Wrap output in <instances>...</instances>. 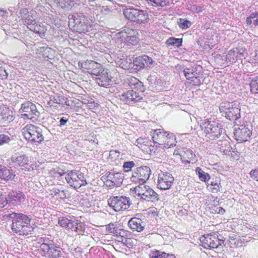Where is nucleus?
<instances>
[{"instance_id": "1", "label": "nucleus", "mask_w": 258, "mask_h": 258, "mask_svg": "<svg viewBox=\"0 0 258 258\" xmlns=\"http://www.w3.org/2000/svg\"><path fill=\"white\" fill-rule=\"evenodd\" d=\"M12 220V230L20 235H27L31 233L33 227L30 225L31 218L22 213L13 212L9 215Z\"/></svg>"}, {"instance_id": "2", "label": "nucleus", "mask_w": 258, "mask_h": 258, "mask_svg": "<svg viewBox=\"0 0 258 258\" xmlns=\"http://www.w3.org/2000/svg\"><path fill=\"white\" fill-rule=\"evenodd\" d=\"M201 126L204 130L207 141L208 139L215 140L219 138L223 131L219 123L214 121L205 120L201 124Z\"/></svg>"}, {"instance_id": "3", "label": "nucleus", "mask_w": 258, "mask_h": 258, "mask_svg": "<svg viewBox=\"0 0 258 258\" xmlns=\"http://www.w3.org/2000/svg\"><path fill=\"white\" fill-rule=\"evenodd\" d=\"M22 134L28 142L40 143L44 140L42 130L31 124H27L22 129Z\"/></svg>"}, {"instance_id": "4", "label": "nucleus", "mask_w": 258, "mask_h": 258, "mask_svg": "<svg viewBox=\"0 0 258 258\" xmlns=\"http://www.w3.org/2000/svg\"><path fill=\"white\" fill-rule=\"evenodd\" d=\"M219 109L223 116L231 121H236L240 117V109L234 102H223Z\"/></svg>"}, {"instance_id": "5", "label": "nucleus", "mask_w": 258, "mask_h": 258, "mask_svg": "<svg viewBox=\"0 0 258 258\" xmlns=\"http://www.w3.org/2000/svg\"><path fill=\"white\" fill-rule=\"evenodd\" d=\"M196 68L191 66V63L186 61L184 64L180 65L178 70V75L180 76H184L187 80L190 81V83H192L193 85L200 86L201 81L198 76V73Z\"/></svg>"}, {"instance_id": "6", "label": "nucleus", "mask_w": 258, "mask_h": 258, "mask_svg": "<svg viewBox=\"0 0 258 258\" xmlns=\"http://www.w3.org/2000/svg\"><path fill=\"white\" fill-rule=\"evenodd\" d=\"M125 17L138 24L145 23L149 19L146 11L135 8H127L123 11Z\"/></svg>"}, {"instance_id": "7", "label": "nucleus", "mask_w": 258, "mask_h": 258, "mask_svg": "<svg viewBox=\"0 0 258 258\" xmlns=\"http://www.w3.org/2000/svg\"><path fill=\"white\" fill-rule=\"evenodd\" d=\"M138 35L136 30L125 28L115 34V38L120 42L135 45L138 42Z\"/></svg>"}, {"instance_id": "8", "label": "nucleus", "mask_w": 258, "mask_h": 258, "mask_svg": "<svg viewBox=\"0 0 258 258\" xmlns=\"http://www.w3.org/2000/svg\"><path fill=\"white\" fill-rule=\"evenodd\" d=\"M68 183L74 188H79L87 184L84 174L77 170L70 171L66 176Z\"/></svg>"}, {"instance_id": "9", "label": "nucleus", "mask_w": 258, "mask_h": 258, "mask_svg": "<svg viewBox=\"0 0 258 258\" xmlns=\"http://www.w3.org/2000/svg\"><path fill=\"white\" fill-rule=\"evenodd\" d=\"M135 193L143 200L154 201L159 200V195L150 186L141 184L134 189Z\"/></svg>"}, {"instance_id": "10", "label": "nucleus", "mask_w": 258, "mask_h": 258, "mask_svg": "<svg viewBox=\"0 0 258 258\" xmlns=\"http://www.w3.org/2000/svg\"><path fill=\"white\" fill-rule=\"evenodd\" d=\"M108 204L115 211L119 212L127 209L131 203L130 198L119 196L110 198L108 200Z\"/></svg>"}, {"instance_id": "11", "label": "nucleus", "mask_w": 258, "mask_h": 258, "mask_svg": "<svg viewBox=\"0 0 258 258\" xmlns=\"http://www.w3.org/2000/svg\"><path fill=\"white\" fill-rule=\"evenodd\" d=\"M200 240L202 246L209 249L217 248L224 243V240L219 239L217 235L213 233L203 235Z\"/></svg>"}, {"instance_id": "12", "label": "nucleus", "mask_w": 258, "mask_h": 258, "mask_svg": "<svg viewBox=\"0 0 258 258\" xmlns=\"http://www.w3.org/2000/svg\"><path fill=\"white\" fill-rule=\"evenodd\" d=\"M20 111L22 116L33 121L37 120L40 115L35 104L29 101L25 102L22 104Z\"/></svg>"}, {"instance_id": "13", "label": "nucleus", "mask_w": 258, "mask_h": 258, "mask_svg": "<svg viewBox=\"0 0 258 258\" xmlns=\"http://www.w3.org/2000/svg\"><path fill=\"white\" fill-rule=\"evenodd\" d=\"M151 174V169L148 166H143L137 168L131 177V181L140 184L144 183Z\"/></svg>"}, {"instance_id": "14", "label": "nucleus", "mask_w": 258, "mask_h": 258, "mask_svg": "<svg viewBox=\"0 0 258 258\" xmlns=\"http://www.w3.org/2000/svg\"><path fill=\"white\" fill-rule=\"evenodd\" d=\"M11 160L15 166L19 167L22 170L30 171L33 170V165L29 157L26 155L15 154L12 157Z\"/></svg>"}, {"instance_id": "15", "label": "nucleus", "mask_w": 258, "mask_h": 258, "mask_svg": "<svg viewBox=\"0 0 258 258\" xmlns=\"http://www.w3.org/2000/svg\"><path fill=\"white\" fill-rule=\"evenodd\" d=\"M40 250L43 252V255L49 258H61L62 256V248L53 243L52 244H43L40 247Z\"/></svg>"}, {"instance_id": "16", "label": "nucleus", "mask_w": 258, "mask_h": 258, "mask_svg": "<svg viewBox=\"0 0 258 258\" xmlns=\"http://www.w3.org/2000/svg\"><path fill=\"white\" fill-rule=\"evenodd\" d=\"M120 101L125 104L133 105L134 104L141 101L143 99V97L139 93L133 90H131L122 93L118 95Z\"/></svg>"}, {"instance_id": "17", "label": "nucleus", "mask_w": 258, "mask_h": 258, "mask_svg": "<svg viewBox=\"0 0 258 258\" xmlns=\"http://www.w3.org/2000/svg\"><path fill=\"white\" fill-rule=\"evenodd\" d=\"M251 135V130L249 125H237L234 128V136L235 139L239 142H244L250 138Z\"/></svg>"}, {"instance_id": "18", "label": "nucleus", "mask_w": 258, "mask_h": 258, "mask_svg": "<svg viewBox=\"0 0 258 258\" xmlns=\"http://www.w3.org/2000/svg\"><path fill=\"white\" fill-rule=\"evenodd\" d=\"M246 49L243 48H234L230 50L226 55V61L228 62L235 63L238 60L245 58L247 56Z\"/></svg>"}, {"instance_id": "19", "label": "nucleus", "mask_w": 258, "mask_h": 258, "mask_svg": "<svg viewBox=\"0 0 258 258\" xmlns=\"http://www.w3.org/2000/svg\"><path fill=\"white\" fill-rule=\"evenodd\" d=\"M82 67L86 70L88 73L92 76L95 77L100 74L101 72H103L105 70L100 63L91 60H87L84 62L82 64Z\"/></svg>"}, {"instance_id": "20", "label": "nucleus", "mask_w": 258, "mask_h": 258, "mask_svg": "<svg viewBox=\"0 0 258 258\" xmlns=\"http://www.w3.org/2000/svg\"><path fill=\"white\" fill-rule=\"evenodd\" d=\"M174 178L171 174L161 172L158 177V187L161 189H168L171 187Z\"/></svg>"}, {"instance_id": "21", "label": "nucleus", "mask_w": 258, "mask_h": 258, "mask_svg": "<svg viewBox=\"0 0 258 258\" xmlns=\"http://www.w3.org/2000/svg\"><path fill=\"white\" fill-rule=\"evenodd\" d=\"M25 197L24 194L20 191H12L9 193L6 199V204L9 203L13 206L21 205L25 201Z\"/></svg>"}, {"instance_id": "22", "label": "nucleus", "mask_w": 258, "mask_h": 258, "mask_svg": "<svg viewBox=\"0 0 258 258\" xmlns=\"http://www.w3.org/2000/svg\"><path fill=\"white\" fill-rule=\"evenodd\" d=\"M14 119L13 112L4 106L0 107V123L7 124Z\"/></svg>"}, {"instance_id": "23", "label": "nucleus", "mask_w": 258, "mask_h": 258, "mask_svg": "<svg viewBox=\"0 0 258 258\" xmlns=\"http://www.w3.org/2000/svg\"><path fill=\"white\" fill-rule=\"evenodd\" d=\"M167 134V132H164L161 129L154 130L152 133V139L154 143L163 146L167 140L166 137Z\"/></svg>"}, {"instance_id": "24", "label": "nucleus", "mask_w": 258, "mask_h": 258, "mask_svg": "<svg viewBox=\"0 0 258 258\" xmlns=\"http://www.w3.org/2000/svg\"><path fill=\"white\" fill-rule=\"evenodd\" d=\"M106 174L107 182H110L111 183H110L109 186L116 185L118 186L121 184L123 178L121 173L108 172Z\"/></svg>"}, {"instance_id": "25", "label": "nucleus", "mask_w": 258, "mask_h": 258, "mask_svg": "<svg viewBox=\"0 0 258 258\" xmlns=\"http://www.w3.org/2000/svg\"><path fill=\"white\" fill-rule=\"evenodd\" d=\"M178 155H180L181 161L185 163L196 160V155L190 149L183 148L178 153Z\"/></svg>"}, {"instance_id": "26", "label": "nucleus", "mask_w": 258, "mask_h": 258, "mask_svg": "<svg viewBox=\"0 0 258 258\" xmlns=\"http://www.w3.org/2000/svg\"><path fill=\"white\" fill-rule=\"evenodd\" d=\"M95 80L100 86L105 87L109 85L111 79L109 76L108 70L105 69L103 72H101L100 74L96 77Z\"/></svg>"}, {"instance_id": "27", "label": "nucleus", "mask_w": 258, "mask_h": 258, "mask_svg": "<svg viewBox=\"0 0 258 258\" xmlns=\"http://www.w3.org/2000/svg\"><path fill=\"white\" fill-rule=\"evenodd\" d=\"M21 17L24 22L26 24L28 29L29 26L33 25L34 22H36L35 18L33 17V13L32 12H28L26 9H23L21 11Z\"/></svg>"}, {"instance_id": "28", "label": "nucleus", "mask_w": 258, "mask_h": 258, "mask_svg": "<svg viewBox=\"0 0 258 258\" xmlns=\"http://www.w3.org/2000/svg\"><path fill=\"white\" fill-rule=\"evenodd\" d=\"M142 223L143 222L140 219L135 217L129 220L128 225L133 230L140 232L144 229Z\"/></svg>"}, {"instance_id": "29", "label": "nucleus", "mask_w": 258, "mask_h": 258, "mask_svg": "<svg viewBox=\"0 0 258 258\" xmlns=\"http://www.w3.org/2000/svg\"><path fill=\"white\" fill-rule=\"evenodd\" d=\"M207 187L213 193H217L219 191L222 187L220 177L213 178L210 183L208 184Z\"/></svg>"}, {"instance_id": "30", "label": "nucleus", "mask_w": 258, "mask_h": 258, "mask_svg": "<svg viewBox=\"0 0 258 258\" xmlns=\"http://www.w3.org/2000/svg\"><path fill=\"white\" fill-rule=\"evenodd\" d=\"M128 84L131 87H134L141 92L144 91L143 83L135 77H132L128 79Z\"/></svg>"}, {"instance_id": "31", "label": "nucleus", "mask_w": 258, "mask_h": 258, "mask_svg": "<svg viewBox=\"0 0 258 258\" xmlns=\"http://www.w3.org/2000/svg\"><path fill=\"white\" fill-rule=\"evenodd\" d=\"M82 223L76 220L75 218H70V223L69 225L68 230L79 232L82 228Z\"/></svg>"}, {"instance_id": "32", "label": "nucleus", "mask_w": 258, "mask_h": 258, "mask_svg": "<svg viewBox=\"0 0 258 258\" xmlns=\"http://www.w3.org/2000/svg\"><path fill=\"white\" fill-rule=\"evenodd\" d=\"M29 29L38 34L40 36L44 37L45 35V32L46 29L43 26H41L40 24L38 25L36 22H34L33 25L29 26Z\"/></svg>"}, {"instance_id": "33", "label": "nucleus", "mask_w": 258, "mask_h": 258, "mask_svg": "<svg viewBox=\"0 0 258 258\" xmlns=\"http://www.w3.org/2000/svg\"><path fill=\"white\" fill-rule=\"evenodd\" d=\"M15 175L12 172L11 170L6 167H2L0 168V178L4 180H9L13 179Z\"/></svg>"}, {"instance_id": "34", "label": "nucleus", "mask_w": 258, "mask_h": 258, "mask_svg": "<svg viewBox=\"0 0 258 258\" xmlns=\"http://www.w3.org/2000/svg\"><path fill=\"white\" fill-rule=\"evenodd\" d=\"M150 258H175L172 254H168L165 252L159 250L151 251L149 254Z\"/></svg>"}, {"instance_id": "35", "label": "nucleus", "mask_w": 258, "mask_h": 258, "mask_svg": "<svg viewBox=\"0 0 258 258\" xmlns=\"http://www.w3.org/2000/svg\"><path fill=\"white\" fill-rule=\"evenodd\" d=\"M167 140L165 144L163 145L164 148H170L176 145V137L172 133H168L166 135Z\"/></svg>"}, {"instance_id": "36", "label": "nucleus", "mask_w": 258, "mask_h": 258, "mask_svg": "<svg viewBox=\"0 0 258 258\" xmlns=\"http://www.w3.org/2000/svg\"><path fill=\"white\" fill-rule=\"evenodd\" d=\"M196 173L197 175H198L200 180L203 182H206L211 179L210 175L203 170L200 167L196 168Z\"/></svg>"}, {"instance_id": "37", "label": "nucleus", "mask_w": 258, "mask_h": 258, "mask_svg": "<svg viewBox=\"0 0 258 258\" xmlns=\"http://www.w3.org/2000/svg\"><path fill=\"white\" fill-rule=\"evenodd\" d=\"M144 68L145 64H144V60L142 56L137 57L133 60L132 68L138 71Z\"/></svg>"}, {"instance_id": "38", "label": "nucleus", "mask_w": 258, "mask_h": 258, "mask_svg": "<svg viewBox=\"0 0 258 258\" xmlns=\"http://www.w3.org/2000/svg\"><path fill=\"white\" fill-rule=\"evenodd\" d=\"M146 1L149 6L156 7H164L169 3L168 0H146Z\"/></svg>"}, {"instance_id": "39", "label": "nucleus", "mask_w": 258, "mask_h": 258, "mask_svg": "<svg viewBox=\"0 0 258 258\" xmlns=\"http://www.w3.org/2000/svg\"><path fill=\"white\" fill-rule=\"evenodd\" d=\"M246 22L248 25L257 26L258 25V13H252L246 18Z\"/></svg>"}, {"instance_id": "40", "label": "nucleus", "mask_w": 258, "mask_h": 258, "mask_svg": "<svg viewBox=\"0 0 258 258\" xmlns=\"http://www.w3.org/2000/svg\"><path fill=\"white\" fill-rule=\"evenodd\" d=\"M218 145L220 146L219 149L221 152H223L225 155L229 154L230 152V145L227 141H219L218 142Z\"/></svg>"}, {"instance_id": "41", "label": "nucleus", "mask_w": 258, "mask_h": 258, "mask_svg": "<svg viewBox=\"0 0 258 258\" xmlns=\"http://www.w3.org/2000/svg\"><path fill=\"white\" fill-rule=\"evenodd\" d=\"M117 63L124 69H129L132 67L131 59L130 58H125L123 56L118 60Z\"/></svg>"}, {"instance_id": "42", "label": "nucleus", "mask_w": 258, "mask_h": 258, "mask_svg": "<svg viewBox=\"0 0 258 258\" xmlns=\"http://www.w3.org/2000/svg\"><path fill=\"white\" fill-rule=\"evenodd\" d=\"M250 83V91L252 93L258 94V75L252 78Z\"/></svg>"}, {"instance_id": "43", "label": "nucleus", "mask_w": 258, "mask_h": 258, "mask_svg": "<svg viewBox=\"0 0 258 258\" xmlns=\"http://www.w3.org/2000/svg\"><path fill=\"white\" fill-rule=\"evenodd\" d=\"M136 143H137V145L138 146L139 148L142 149V150H147L144 146H147L149 144L151 143V141H149L148 139L139 138L137 140Z\"/></svg>"}, {"instance_id": "44", "label": "nucleus", "mask_w": 258, "mask_h": 258, "mask_svg": "<svg viewBox=\"0 0 258 258\" xmlns=\"http://www.w3.org/2000/svg\"><path fill=\"white\" fill-rule=\"evenodd\" d=\"M71 216L68 217H61L59 218L58 224L62 227L65 228L68 230L69 225L70 223Z\"/></svg>"}, {"instance_id": "45", "label": "nucleus", "mask_w": 258, "mask_h": 258, "mask_svg": "<svg viewBox=\"0 0 258 258\" xmlns=\"http://www.w3.org/2000/svg\"><path fill=\"white\" fill-rule=\"evenodd\" d=\"M65 173V171L60 168H53L49 172L50 175L54 177H59L64 174Z\"/></svg>"}, {"instance_id": "46", "label": "nucleus", "mask_w": 258, "mask_h": 258, "mask_svg": "<svg viewBox=\"0 0 258 258\" xmlns=\"http://www.w3.org/2000/svg\"><path fill=\"white\" fill-rule=\"evenodd\" d=\"M62 97L59 96H51L49 97L48 104L50 106H55V104H60L61 102Z\"/></svg>"}, {"instance_id": "47", "label": "nucleus", "mask_w": 258, "mask_h": 258, "mask_svg": "<svg viewBox=\"0 0 258 258\" xmlns=\"http://www.w3.org/2000/svg\"><path fill=\"white\" fill-rule=\"evenodd\" d=\"M191 25V23L188 20L181 18L178 19V26L182 29L189 28Z\"/></svg>"}, {"instance_id": "48", "label": "nucleus", "mask_w": 258, "mask_h": 258, "mask_svg": "<svg viewBox=\"0 0 258 258\" xmlns=\"http://www.w3.org/2000/svg\"><path fill=\"white\" fill-rule=\"evenodd\" d=\"M135 166V163L134 161L125 162L123 165V170L125 172H128L132 168Z\"/></svg>"}, {"instance_id": "49", "label": "nucleus", "mask_w": 258, "mask_h": 258, "mask_svg": "<svg viewBox=\"0 0 258 258\" xmlns=\"http://www.w3.org/2000/svg\"><path fill=\"white\" fill-rule=\"evenodd\" d=\"M11 140L12 139L8 135L0 134V146L8 144Z\"/></svg>"}, {"instance_id": "50", "label": "nucleus", "mask_w": 258, "mask_h": 258, "mask_svg": "<svg viewBox=\"0 0 258 258\" xmlns=\"http://www.w3.org/2000/svg\"><path fill=\"white\" fill-rule=\"evenodd\" d=\"M107 232L117 235V228L113 223H110L106 226Z\"/></svg>"}, {"instance_id": "51", "label": "nucleus", "mask_w": 258, "mask_h": 258, "mask_svg": "<svg viewBox=\"0 0 258 258\" xmlns=\"http://www.w3.org/2000/svg\"><path fill=\"white\" fill-rule=\"evenodd\" d=\"M69 117L68 116V115L61 117L59 121V124H58V126L60 127L68 126V123H69Z\"/></svg>"}, {"instance_id": "52", "label": "nucleus", "mask_w": 258, "mask_h": 258, "mask_svg": "<svg viewBox=\"0 0 258 258\" xmlns=\"http://www.w3.org/2000/svg\"><path fill=\"white\" fill-rule=\"evenodd\" d=\"M187 9L194 13H199L202 11V8L195 5H188Z\"/></svg>"}, {"instance_id": "53", "label": "nucleus", "mask_w": 258, "mask_h": 258, "mask_svg": "<svg viewBox=\"0 0 258 258\" xmlns=\"http://www.w3.org/2000/svg\"><path fill=\"white\" fill-rule=\"evenodd\" d=\"M142 57L144 60V64H145V67H149L151 64H152L153 60L151 57L146 55L142 56Z\"/></svg>"}, {"instance_id": "54", "label": "nucleus", "mask_w": 258, "mask_h": 258, "mask_svg": "<svg viewBox=\"0 0 258 258\" xmlns=\"http://www.w3.org/2000/svg\"><path fill=\"white\" fill-rule=\"evenodd\" d=\"M55 195L61 199H65L67 197L66 193L63 190H60L57 189V190L55 191Z\"/></svg>"}, {"instance_id": "55", "label": "nucleus", "mask_w": 258, "mask_h": 258, "mask_svg": "<svg viewBox=\"0 0 258 258\" xmlns=\"http://www.w3.org/2000/svg\"><path fill=\"white\" fill-rule=\"evenodd\" d=\"M166 44L168 46H172L175 45L177 43V39L173 38V37H170L166 41Z\"/></svg>"}, {"instance_id": "56", "label": "nucleus", "mask_w": 258, "mask_h": 258, "mask_svg": "<svg viewBox=\"0 0 258 258\" xmlns=\"http://www.w3.org/2000/svg\"><path fill=\"white\" fill-rule=\"evenodd\" d=\"M8 76V73L7 72L6 70L0 67V79H6L7 78Z\"/></svg>"}, {"instance_id": "57", "label": "nucleus", "mask_w": 258, "mask_h": 258, "mask_svg": "<svg viewBox=\"0 0 258 258\" xmlns=\"http://www.w3.org/2000/svg\"><path fill=\"white\" fill-rule=\"evenodd\" d=\"M250 175L251 178L258 181V167L252 170L250 172Z\"/></svg>"}, {"instance_id": "58", "label": "nucleus", "mask_w": 258, "mask_h": 258, "mask_svg": "<svg viewBox=\"0 0 258 258\" xmlns=\"http://www.w3.org/2000/svg\"><path fill=\"white\" fill-rule=\"evenodd\" d=\"M148 147L147 149H149V154H152L153 153H155L156 152V149L154 146H152L151 143L149 144V145L147 146ZM147 152H148V150H147Z\"/></svg>"}, {"instance_id": "59", "label": "nucleus", "mask_w": 258, "mask_h": 258, "mask_svg": "<svg viewBox=\"0 0 258 258\" xmlns=\"http://www.w3.org/2000/svg\"><path fill=\"white\" fill-rule=\"evenodd\" d=\"M6 201L4 200V198L1 193H0V208H4L6 205Z\"/></svg>"}, {"instance_id": "60", "label": "nucleus", "mask_w": 258, "mask_h": 258, "mask_svg": "<svg viewBox=\"0 0 258 258\" xmlns=\"http://www.w3.org/2000/svg\"><path fill=\"white\" fill-rule=\"evenodd\" d=\"M41 242H42V243L40 244V247L42 245V244H52V242H50L47 239H45L44 238H41L40 239Z\"/></svg>"}, {"instance_id": "61", "label": "nucleus", "mask_w": 258, "mask_h": 258, "mask_svg": "<svg viewBox=\"0 0 258 258\" xmlns=\"http://www.w3.org/2000/svg\"><path fill=\"white\" fill-rule=\"evenodd\" d=\"M216 212L218 214H223L225 213V211L222 207H218L216 210Z\"/></svg>"}, {"instance_id": "62", "label": "nucleus", "mask_w": 258, "mask_h": 258, "mask_svg": "<svg viewBox=\"0 0 258 258\" xmlns=\"http://www.w3.org/2000/svg\"><path fill=\"white\" fill-rule=\"evenodd\" d=\"M8 14V13L6 10L0 9V17H6Z\"/></svg>"}, {"instance_id": "63", "label": "nucleus", "mask_w": 258, "mask_h": 258, "mask_svg": "<svg viewBox=\"0 0 258 258\" xmlns=\"http://www.w3.org/2000/svg\"><path fill=\"white\" fill-rule=\"evenodd\" d=\"M252 63L258 64V53H256L251 59Z\"/></svg>"}, {"instance_id": "64", "label": "nucleus", "mask_w": 258, "mask_h": 258, "mask_svg": "<svg viewBox=\"0 0 258 258\" xmlns=\"http://www.w3.org/2000/svg\"><path fill=\"white\" fill-rule=\"evenodd\" d=\"M34 3L36 4L37 6L41 5V4L46 3V0H34Z\"/></svg>"}]
</instances>
